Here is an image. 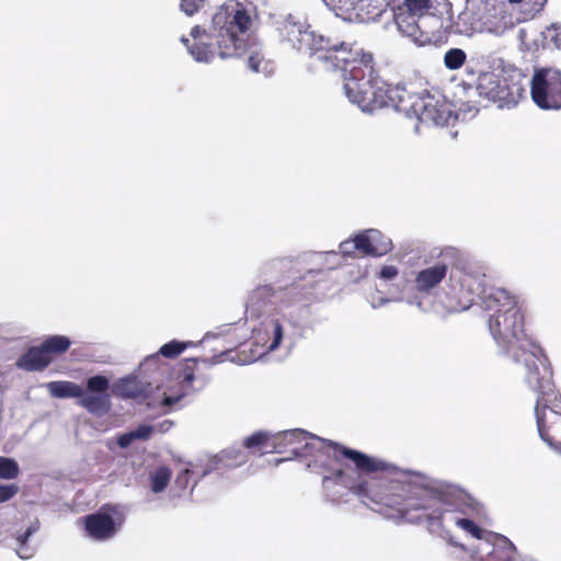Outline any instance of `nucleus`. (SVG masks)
<instances>
[{
    "label": "nucleus",
    "instance_id": "1",
    "mask_svg": "<svg viewBox=\"0 0 561 561\" xmlns=\"http://www.w3.org/2000/svg\"><path fill=\"white\" fill-rule=\"evenodd\" d=\"M404 481L408 484H394V488L405 491L401 502L403 506H399L390 516L399 517L400 522L425 525L432 535L457 549L455 558L467 556L470 546L466 547L456 539L454 528L473 539L472 545H479L488 534L493 533L479 525V520L485 516L484 506L462 488L420 472H413L410 480Z\"/></svg>",
    "mask_w": 561,
    "mask_h": 561
},
{
    "label": "nucleus",
    "instance_id": "2",
    "mask_svg": "<svg viewBox=\"0 0 561 561\" xmlns=\"http://www.w3.org/2000/svg\"><path fill=\"white\" fill-rule=\"evenodd\" d=\"M413 286L416 293H399L390 299L380 298L377 302H371L373 308L389 301H405L423 310V299L419 295L435 294L436 301L451 313L469 309L474 299L480 297L484 310L489 313V330L492 336L491 323L494 320L501 323L513 313V309L520 318V327L524 325V316L516 297L504 288L486 287V270L478 261H460L451 268L445 262L438 261L417 271Z\"/></svg>",
    "mask_w": 561,
    "mask_h": 561
},
{
    "label": "nucleus",
    "instance_id": "3",
    "mask_svg": "<svg viewBox=\"0 0 561 561\" xmlns=\"http://www.w3.org/2000/svg\"><path fill=\"white\" fill-rule=\"evenodd\" d=\"M279 33L294 49L316 57L325 69L341 70L345 96L363 112L394 107L393 90L400 85L388 84L376 75L371 54L356 45L317 35L291 14L283 21Z\"/></svg>",
    "mask_w": 561,
    "mask_h": 561
},
{
    "label": "nucleus",
    "instance_id": "4",
    "mask_svg": "<svg viewBox=\"0 0 561 561\" xmlns=\"http://www.w3.org/2000/svg\"><path fill=\"white\" fill-rule=\"evenodd\" d=\"M496 345L516 363L525 367V382L537 393L535 415L539 435L551 448L561 450V397L554 391L548 357L520 327L517 311L501 323H491Z\"/></svg>",
    "mask_w": 561,
    "mask_h": 561
},
{
    "label": "nucleus",
    "instance_id": "5",
    "mask_svg": "<svg viewBox=\"0 0 561 561\" xmlns=\"http://www.w3.org/2000/svg\"><path fill=\"white\" fill-rule=\"evenodd\" d=\"M342 453L354 466H344L335 469L334 473L323 474L325 500L341 505L347 503L351 496H356L370 510L399 523L400 518L390 514L403 506L400 502H403L405 491L394 488V484H408L404 480H410L413 472L400 471L390 477L383 461L351 448H343Z\"/></svg>",
    "mask_w": 561,
    "mask_h": 561
},
{
    "label": "nucleus",
    "instance_id": "6",
    "mask_svg": "<svg viewBox=\"0 0 561 561\" xmlns=\"http://www.w3.org/2000/svg\"><path fill=\"white\" fill-rule=\"evenodd\" d=\"M290 265L291 261L284 257L264 263L261 274L266 278L276 279V283L260 285L248 296L247 319L263 318L259 325L252 329L255 344L261 347L257 358L274 352L283 341H286L295 314L308 301V294L304 291L300 283H284V273Z\"/></svg>",
    "mask_w": 561,
    "mask_h": 561
},
{
    "label": "nucleus",
    "instance_id": "7",
    "mask_svg": "<svg viewBox=\"0 0 561 561\" xmlns=\"http://www.w3.org/2000/svg\"><path fill=\"white\" fill-rule=\"evenodd\" d=\"M245 1L248 4L237 0L226 1L211 14L207 26L195 25L190 37L183 35L180 38L196 62L209 64L216 57H240L247 51L257 10L265 7L268 0Z\"/></svg>",
    "mask_w": 561,
    "mask_h": 561
},
{
    "label": "nucleus",
    "instance_id": "8",
    "mask_svg": "<svg viewBox=\"0 0 561 561\" xmlns=\"http://www.w3.org/2000/svg\"><path fill=\"white\" fill-rule=\"evenodd\" d=\"M393 95L397 98L393 108L420 124L444 126L453 118L450 106L438 96L410 93L403 87L396 88Z\"/></svg>",
    "mask_w": 561,
    "mask_h": 561
},
{
    "label": "nucleus",
    "instance_id": "9",
    "mask_svg": "<svg viewBox=\"0 0 561 561\" xmlns=\"http://www.w3.org/2000/svg\"><path fill=\"white\" fill-rule=\"evenodd\" d=\"M477 91L480 96L497 102L500 107H511L523 98L525 89L518 73L508 75L504 69H497L480 73Z\"/></svg>",
    "mask_w": 561,
    "mask_h": 561
},
{
    "label": "nucleus",
    "instance_id": "10",
    "mask_svg": "<svg viewBox=\"0 0 561 561\" xmlns=\"http://www.w3.org/2000/svg\"><path fill=\"white\" fill-rule=\"evenodd\" d=\"M531 99L542 110L561 108V71L542 68L535 71L530 87Z\"/></svg>",
    "mask_w": 561,
    "mask_h": 561
},
{
    "label": "nucleus",
    "instance_id": "11",
    "mask_svg": "<svg viewBox=\"0 0 561 561\" xmlns=\"http://www.w3.org/2000/svg\"><path fill=\"white\" fill-rule=\"evenodd\" d=\"M516 549L503 535L488 534L479 545H470L467 556H459V561H514Z\"/></svg>",
    "mask_w": 561,
    "mask_h": 561
},
{
    "label": "nucleus",
    "instance_id": "12",
    "mask_svg": "<svg viewBox=\"0 0 561 561\" xmlns=\"http://www.w3.org/2000/svg\"><path fill=\"white\" fill-rule=\"evenodd\" d=\"M321 446H323L321 437L296 428L275 433L271 451L276 454L290 453L293 457L307 459L312 448H321Z\"/></svg>",
    "mask_w": 561,
    "mask_h": 561
},
{
    "label": "nucleus",
    "instance_id": "13",
    "mask_svg": "<svg viewBox=\"0 0 561 561\" xmlns=\"http://www.w3.org/2000/svg\"><path fill=\"white\" fill-rule=\"evenodd\" d=\"M125 514L121 506H105L95 514L85 517V530L95 540H107L121 528Z\"/></svg>",
    "mask_w": 561,
    "mask_h": 561
},
{
    "label": "nucleus",
    "instance_id": "14",
    "mask_svg": "<svg viewBox=\"0 0 561 561\" xmlns=\"http://www.w3.org/2000/svg\"><path fill=\"white\" fill-rule=\"evenodd\" d=\"M110 380L101 375L90 377L87 381V391L78 398V403L89 413L103 416L111 410V399L106 393Z\"/></svg>",
    "mask_w": 561,
    "mask_h": 561
},
{
    "label": "nucleus",
    "instance_id": "15",
    "mask_svg": "<svg viewBox=\"0 0 561 561\" xmlns=\"http://www.w3.org/2000/svg\"><path fill=\"white\" fill-rule=\"evenodd\" d=\"M321 448H312L310 450V455L307 459L310 458L308 462V468H323L327 470L324 474H331L335 472V469L343 468L345 465L340 462V456H343L342 449L344 447L339 446L330 440H325L322 438Z\"/></svg>",
    "mask_w": 561,
    "mask_h": 561
},
{
    "label": "nucleus",
    "instance_id": "16",
    "mask_svg": "<svg viewBox=\"0 0 561 561\" xmlns=\"http://www.w3.org/2000/svg\"><path fill=\"white\" fill-rule=\"evenodd\" d=\"M359 252L364 255L380 257L391 252L392 240L378 229H366L357 233Z\"/></svg>",
    "mask_w": 561,
    "mask_h": 561
},
{
    "label": "nucleus",
    "instance_id": "17",
    "mask_svg": "<svg viewBox=\"0 0 561 561\" xmlns=\"http://www.w3.org/2000/svg\"><path fill=\"white\" fill-rule=\"evenodd\" d=\"M336 16L347 21L364 22L370 13L368 0H323Z\"/></svg>",
    "mask_w": 561,
    "mask_h": 561
},
{
    "label": "nucleus",
    "instance_id": "18",
    "mask_svg": "<svg viewBox=\"0 0 561 561\" xmlns=\"http://www.w3.org/2000/svg\"><path fill=\"white\" fill-rule=\"evenodd\" d=\"M193 380V371L185 370L182 380L178 381L174 386L169 387L168 390L163 391L161 400L158 404L159 412L167 414L175 409L181 399L190 393Z\"/></svg>",
    "mask_w": 561,
    "mask_h": 561
},
{
    "label": "nucleus",
    "instance_id": "19",
    "mask_svg": "<svg viewBox=\"0 0 561 561\" xmlns=\"http://www.w3.org/2000/svg\"><path fill=\"white\" fill-rule=\"evenodd\" d=\"M50 360V356L47 355L39 345L38 347H31L24 355H22L18 359L16 366L26 371H37L46 368Z\"/></svg>",
    "mask_w": 561,
    "mask_h": 561
},
{
    "label": "nucleus",
    "instance_id": "20",
    "mask_svg": "<svg viewBox=\"0 0 561 561\" xmlns=\"http://www.w3.org/2000/svg\"><path fill=\"white\" fill-rule=\"evenodd\" d=\"M147 383L137 376H128L119 379L113 386V393L121 398L135 399L146 393Z\"/></svg>",
    "mask_w": 561,
    "mask_h": 561
},
{
    "label": "nucleus",
    "instance_id": "21",
    "mask_svg": "<svg viewBox=\"0 0 561 561\" xmlns=\"http://www.w3.org/2000/svg\"><path fill=\"white\" fill-rule=\"evenodd\" d=\"M248 68L254 73H261L264 77L272 76L275 71L274 64L263 56L259 46L250 48V55L247 60Z\"/></svg>",
    "mask_w": 561,
    "mask_h": 561
},
{
    "label": "nucleus",
    "instance_id": "22",
    "mask_svg": "<svg viewBox=\"0 0 561 561\" xmlns=\"http://www.w3.org/2000/svg\"><path fill=\"white\" fill-rule=\"evenodd\" d=\"M45 387L54 398L78 399L82 394V387L71 381H49Z\"/></svg>",
    "mask_w": 561,
    "mask_h": 561
},
{
    "label": "nucleus",
    "instance_id": "23",
    "mask_svg": "<svg viewBox=\"0 0 561 561\" xmlns=\"http://www.w3.org/2000/svg\"><path fill=\"white\" fill-rule=\"evenodd\" d=\"M191 345H193V343H191V342L184 343V342H179L175 340H173L169 343H165L164 345H162L160 347L158 354L148 356L146 358V360L140 365V367H144V366H147L150 364H154L156 362L159 360V355H162L167 358H173V357L180 355L187 346H191Z\"/></svg>",
    "mask_w": 561,
    "mask_h": 561
},
{
    "label": "nucleus",
    "instance_id": "24",
    "mask_svg": "<svg viewBox=\"0 0 561 561\" xmlns=\"http://www.w3.org/2000/svg\"><path fill=\"white\" fill-rule=\"evenodd\" d=\"M39 528L37 520L33 522L27 529L16 537V554L24 560L31 559L34 556L35 549L27 546V540L33 536Z\"/></svg>",
    "mask_w": 561,
    "mask_h": 561
},
{
    "label": "nucleus",
    "instance_id": "25",
    "mask_svg": "<svg viewBox=\"0 0 561 561\" xmlns=\"http://www.w3.org/2000/svg\"><path fill=\"white\" fill-rule=\"evenodd\" d=\"M172 477L171 470L165 466H160L149 473L150 490L153 493H161L168 486Z\"/></svg>",
    "mask_w": 561,
    "mask_h": 561
},
{
    "label": "nucleus",
    "instance_id": "26",
    "mask_svg": "<svg viewBox=\"0 0 561 561\" xmlns=\"http://www.w3.org/2000/svg\"><path fill=\"white\" fill-rule=\"evenodd\" d=\"M71 345L70 340L65 335H51L43 341L41 346L47 355L61 354Z\"/></svg>",
    "mask_w": 561,
    "mask_h": 561
},
{
    "label": "nucleus",
    "instance_id": "27",
    "mask_svg": "<svg viewBox=\"0 0 561 561\" xmlns=\"http://www.w3.org/2000/svg\"><path fill=\"white\" fill-rule=\"evenodd\" d=\"M274 440V434L270 432L259 431L248 436L243 440V447L248 449H252L255 447L264 448L267 451H271V444Z\"/></svg>",
    "mask_w": 561,
    "mask_h": 561
},
{
    "label": "nucleus",
    "instance_id": "28",
    "mask_svg": "<svg viewBox=\"0 0 561 561\" xmlns=\"http://www.w3.org/2000/svg\"><path fill=\"white\" fill-rule=\"evenodd\" d=\"M467 59L466 53L460 48H450L445 53L444 65L449 70L461 68Z\"/></svg>",
    "mask_w": 561,
    "mask_h": 561
},
{
    "label": "nucleus",
    "instance_id": "29",
    "mask_svg": "<svg viewBox=\"0 0 561 561\" xmlns=\"http://www.w3.org/2000/svg\"><path fill=\"white\" fill-rule=\"evenodd\" d=\"M20 468L14 459L0 456V479L12 480L18 478Z\"/></svg>",
    "mask_w": 561,
    "mask_h": 561
},
{
    "label": "nucleus",
    "instance_id": "30",
    "mask_svg": "<svg viewBox=\"0 0 561 561\" xmlns=\"http://www.w3.org/2000/svg\"><path fill=\"white\" fill-rule=\"evenodd\" d=\"M543 44L561 49V25L552 24L542 32Z\"/></svg>",
    "mask_w": 561,
    "mask_h": 561
},
{
    "label": "nucleus",
    "instance_id": "31",
    "mask_svg": "<svg viewBox=\"0 0 561 561\" xmlns=\"http://www.w3.org/2000/svg\"><path fill=\"white\" fill-rule=\"evenodd\" d=\"M513 25H514V22L512 21L511 18L502 16L501 21L495 25H492L491 21L486 22L485 30L495 35H502L505 33V31L512 28Z\"/></svg>",
    "mask_w": 561,
    "mask_h": 561
},
{
    "label": "nucleus",
    "instance_id": "32",
    "mask_svg": "<svg viewBox=\"0 0 561 561\" xmlns=\"http://www.w3.org/2000/svg\"><path fill=\"white\" fill-rule=\"evenodd\" d=\"M207 0H180V10L188 16H192L205 7Z\"/></svg>",
    "mask_w": 561,
    "mask_h": 561
},
{
    "label": "nucleus",
    "instance_id": "33",
    "mask_svg": "<svg viewBox=\"0 0 561 561\" xmlns=\"http://www.w3.org/2000/svg\"><path fill=\"white\" fill-rule=\"evenodd\" d=\"M355 251L359 252V243L357 241V233L348 240L340 243V252L345 256L354 255Z\"/></svg>",
    "mask_w": 561,
    "mask_h": 561
},
{
    "label": "nucleus",
    "instance_id": "34",
    "mask_svg": "<svg viewBox=\"0 0 561 561\" xmlns=\"http://www.w3.org/2000/svg\"><path fill=\"white\" fill-rule=\"evenodd\" d=\"M18 492L16 484H0V503L11 500Z\"/></svg>",
    "mask_w": 561,
    "mask_h": 561
},
{
    "label": "nucleus",
    "instance_id": "35",
    "mask_svg": "<svg viewBox=\"0 0 561 561\" xmlns=\"http://www.w3.org/2000/svg\"><path fill=\"white\" fill-rule=\"evenodd\" d=\"M399 275V268L396 265L381 266L378 277L382 280H392Z\"/></svg>",
    "mask_w": 561,
    "mask_h": 561
},
{
    "label": "nucleus",
    "instance_id": "36",
    "mask_svg": "<svg viewBox=\"0 0 561 561\" xmlns=\"http://www.w3.org/2000/svg\"><path fill=\"white\" fill-rule=\"evenodd\" d=\"M193 471L188 468H185L182 472H180L175 479V484L181 489H186L188 486V481L193 476Z\"/></svg>",
    "mask_w": 561,
    "mask_h": 561
},
{
    "label": "nucleus",
    "instance_id": "37",
    "mask_svg": "<svg viewBox=\"0 0 561 561\" xmlns=\"http://www.w3.org/2000/svg\"><path fill=\"white\" fill-rule=\"evenodd\" d=\"M154 430L151 425H140L135 431H133L135 439H147L150 437L152 431Z\"/></svg>",
    "mask_w": 561,
    "mask_h": 561
},
{
    "label": "nucleus",
    "instance_id": "38",
    "mask_svg": "<svg viewBox=\"0 0 561 561\" xmlns=\"http://www.w3.org/2000/svg\"><path fill=\"white\" fill-rule=\"evenodd\" d=\"M491 0H467L468 7L476 9L478 11L486 10L490 5Z\"/></svg>",
    "mask_w": 561,
    "mask_h": 561
},
{
    "label": "nucleus",
    "instance_id": "39",
    "mask_svg": "<svg viewBox=\"0 0 561 561\" xmlns=\"http://www.w3.org/2000/svg\"><path fill=\"white\" fill-rule=\"evenodd\" d=\"M135 439L134 433L129 432L118 437V445L123 448L129 446L131 442Z\"/></svg>",
    "mask_w": 561,
    "mask_h": 561
},
{
    "label": "nucleus",
    "instance_id": "40",
    "mask_svg": "<svg viewBox=\"0 0 561 561\" xmlns=\"http://www.w3.org/2000/svg\"><path fill=\"white\" fill-rule=\"evenodd\" d=\"M228 355V352H221L219 355L217 356H214L210 360H209V364L210 365H215V364H218V363H222L224 360H226V357Z\"/></svg>",
    "mask_w": 561,
    "mask_h": 561
},
{
    "label": "nucleus",
    "instance_id": "41",
    "mask_svg": "<svg viewBox=\"0 0 561 561\" xmlns=\"http://www.w3.org/2000/svg\"><path fill=\"white\" fill-rule=\"evenodd\" d=\"M171 427H172V422L171 421H163L162 423H160L157 426L158 431L161 432V433L168 432Z\"/></svg>",
    "mask_w": 561,
    "mask_h": 561
},
{
    "label": "nucleus",
    "instance_id": "42",
    "mask_svg": "<svg viewBox=\"0 0 561 561\" xmlns=\"http://www.w3.org/2000/svg\"><path fill=\"white\" fill-rule=\"evenodd\" d=\"M478 31H481L480 26H471L469 28H461L460 32L461 33H465L467 35L473 33V32H478Z\"/></svg>",
    "mask_w": 561,
    "mask_h": 561
},
{
    "label": "nucleus",
    "instance_id": "43",
    "mask_svg": "<svg viewBox=\"0 0 561 561\" xmlns=\"http://www.w3.org/2000/svg\"><path fill=\"white\" fill-rule=\"evenodd\" d=\"M460 21L466 22L467 19H469V12H465L460 15Z\"/></svg>",
    "mask_w": 561,
    "mask_h": 561
},
{
    "label": "nucleus",
    "instance_id": "44",
    "mask_svg": "<svg viewBox=\"0 0 561 561\" xmlns=\"http://www.w3.org/2000/svg\"><path fill=\"white\" fill-rule=\"evenodd\" d=\"M455 252H456V250H455V249H453V248H450V249H446V250H445V254H446V255H454V253H455Z\"/></svg>",
    "mask_w": 561,
    "mask_h": 561
},
{
    "label": "nucleus",
    "instance_id": "45",
    "mask_svg": "<svg viewBox=\"0 0 561 561\" xmlns=\"http://www.w3.org/2000/svg\"><path fill=\"white\" fill-rule=\"evenodd\" d=\"M327 256H333V257H336L337 256V253L334 252V251H331V252H327L324 253Z\"/></svg>",
    "mask_w": 561,
    "mask_h": 561
},
{
    "label": "nucleus",
    "instance_id": "46",
    "mask_svg": "<svg viewBox=\"0 0 561 561\" xmlns=\"http://www.w3.org/2000/svg\"><path fill=\"white\" fill-rule=\"evenodd\" d=\"M511 3H519L522 2L523 0H508Z\"/></svg>",
    "mask_w": 561,
    "mask_h": 561
},
{
    "label": "nucleus",
    "instance_id": "47",
    "mask_svg": "<svg viewBox=\"0 0 561 561\" xmlns=\"http://www.w3.org/2000/svg\"><path fill=\"white\" fill-rule=\"evenodd\" d=\"M240 456L242 457V459L239 461V463L244 462V457L241 454Z\"/></svg>",
    "mask_w": 561,
    "mask_h": 561
},
{
    "label": "nucleus",
    "instance_id": "48",
    "mask_svg": "<svg viewBox=\"0 0 561 561\" xmlns=\"http://www.w3.org/2000/svg\"><path fill=\"white\" fill-rule=\"evenodd\" d=\"M385 2H388V0H383Z\"/></svg>",
    "mask_w": 561,
    "mask_h": 561
}]
</instances>
